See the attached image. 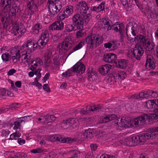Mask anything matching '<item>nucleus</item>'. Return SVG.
<instances>
[{
	"mask_svg": "<svg viewBox=\"0 0 158 158\" xmlns=\"http://www.w3.org/2000/svg\"><path fill=\"white\" fill-rule=\"evenodd\" d=\"M48 31L47 30H43L36 44L31 40H29L27 41L23 45L18 47L22 53H24L25 56L27 55V57H29L30 61L31 56V53L35 50L37 45L42 48L45 47L48 41Z\"/></svg>",
	"mask_w": 158,
	"mask_h": 158,
	"instance_id": "obj_1",
	"label": "nucleus"
},
{
	"mask_svg": "<svg viewBox=\"0 0 158 158\" xmlns=\"http://www.w3.org/2000/svg\"><path fill=\"white\" fill-rule=\"evenodd\" d=\"M48 5L49 8L48 16L52 19L61 9V3L59 0H48Z\"/></svg>",
	"mask_w": 158,
	"mask_h": 158,
	"instance_id": "obj_2",
	"label": "nucleus"
},
{
	"mask_svg": "<svg viewBox=\"0 0 158 158\" xmlns=\"http://www.w3.org/2000/svg\"><path fill=\"white\" fill-rule=\"evenodd\" d=\"M153 135L150 133H146L144 134L133 136L131 139V142L135 145H142L145 143H148V140L153 139Z\"/></svg>",
	"mask_w": 158,
	"mask_h": 158,
	"instance_id": "obj_3",
	"label": "nucleus"
},
{
	"mask_svg": "<svg viewBox=\"0 0 158 158\" xmlns=\"http://www.w3.org/2000/svg\"><path fill=\"white\" fill-rule=\"evenodd\" d=\"M89 20L88 14L81 15L78 13L75 14L72 17L73 23L79 29H82L83 25L87 23Z\"/></svg>",
	"mask_w": 158,
	"mask_h": 158,
	"instance_id": "obj_4",
	"label": "nucleus"
},
{
	"mask_svg": "<svg viewBox=\"0 0 158 158\" xmlns=\"http://www.w3.org/2000/svg\"><path fill=\"white\" fill-rule=\"evenodd\" d=\"M85 40L91 48L98 46L103 41L102 36L99 34L89 35L86 38Z\"/></svg>",
	"mask_w": 158,
	"mask_h": 158,
	"instance_id": "obj_5",
	"label": "nucleus"
},
{
	"mask_svg": "<svg viewBox=\"0 0 158 158\" xmlns=\"http://www.w3.org/2000/svg\"><path fill=\"white\" fill-rule=\"evenodd\" d=\"M15 55L12 57L13 62L14 63L16 62L21 58L22 61H24L28 64L30 63V58L27 55L25 56L24 53H22L20 50V48L18 47L17 49L15 51Z\"/></svg>",
	"mask_w": 158,
	"mask_h": 158,
	"instance_id": "obj_6",
	"label": "nucleus"
},
{
	"mask_svg": "<svg viewBox=\"0 0 158 158\" xmlns=\"http://www.w3.org/2000/svg\"><path fill=\"white\" fill-rule=\"evenodd\" d=\"M71 48V45L68 39H64L63 41L59 44L57 46V51L60 54H62L65 51H68Z\"/></svg>",
	"mask_w": 158,
	"mask_h": 158,
	"instance_id": "obj_7",
	"label": "nucleus"
},
{
	"mask_svg": "<svg viewBox=\"0 0 158 158\" xmlns=\"http://www.w3.org/2000/svg\"><path fill=\"white\" fill-rule=\"evenodd\" d=\"M150 115L146 114H143L139 117L133 119L131 123L136 127L142 125L145 123L146 120H150Z\"/></svg>",
	"mask_w": 158,
	"mask_h": 158,
	"instance_id": "obj_8",
	"label": "nucleus"
},
{
	"mask_svg": "<svg viewBox=\"0 0 158 158\" xmlns=\"http://www.w3.org/2000/svg\"><path fill=\"white\" fill-rule=\"evenodd\" d=\"M143 51L139 44H137L134 48L133 52L131 53V58H135L139 60L143 53Z\"/></svg>",
	"mask_w": 158,
	"mask_h": 158,
	"instance_id": "obj_9",
	"label": "nucleus"
},
{
	"mask_svg": "<svg viewBox=\"0 0 158 158\" xmlns=\"http://www.w3.org/2000/svg\"><path fill=\"white\" fill-rule=\"evenodd\" d=\"M112 30L116 32L118 31L120 35V39L121 41H123L124 38L125 37V35L124 33V27L123 24L122 23L113 25V26Z\"/></svg>",
	"mask_w": 158,
	"mask_h": 158,
	"instance_id": "obj_10",
	"label": "nucleus"
},
{
	"mask_svg": "<svg viewBox=\"0 0 158 158\" xmlns=\"http://www.w3.org/2000/svg\"><path fill=\"white\" fill-rule=\"evenodd\" d=\"M98 24L101 25L102 28H103L105 30L108 31L112 29L113 26H112L111 21L109 19L103 18L100 19L98 21Z\"/></svg>",
	"mask_w": 158,
	"mask_h": 158,
	"instance_id": "obj_11",
	"label": "nucleus"
},
{
	"mask_svg": "<svg viewBox=\"0 0 158 158\" xmlns=\"http://www.w3.org/2000/svg\"><path fill=\"white\" fill-rule=\"evenodd\" d=\"M76 8L80 10V12L83 15H86L89 7L84 1L79 2L76 5Z\"/></svg>",
	"mask_w": 158,
	"mask_h": 158,
	"instance_id": "obj_12",
	"label": "nucleus"
},
{
	"mask_svg": "<svg viewBox=\"0 0 158 158\" xmlns=\"http://www.w3.org/2000/svg\"><path fill=\"white\" fill-rule=\"evenodd\" d=\"M77 122L78 120L77 119L69 118L63 121L61 124V126L62 127L65 129L77 123Z\"/></svg>",
	"mask_w": 158,
	"mask_h": 158,
	"instance_id": "obj_13",
	"label": "nucleus"
},
{
	"mask_svg": "<svg viewBox=\"0 0 158 158\" xmlns=\"http://www.w3.org/2000/svg\"><path fill=\"white\" fill-rule=\"evenodd\" d=\"M85 70V66L81 62H78L72 68L73 71L77 73L82 74Z\"/></svg>",
	"mask_w": 158,
	"mask_h": 158,
	"instance_id": "obj_14",
	"label": "nucleus"
},
{
	"mask_svg": "<svg viewBox=\"0 0 158 158\" xmlns=\"http://www.w3.org/2000/svg\"><path fill=\"white\" fill-rule=\"evenodd\" d=\"M156 61L152 56L148 55L147 57L146 62L145 64L146 67L150 69H154L156 67Z\"/></svg>",
	"mask_w": 158,
	"mask_h": 158,
	"instance_id": "obj_15",
	"label": "nucleus"
},
{
	"mask_svg": "<svg viewBox=\"0 0 158 158\" xmlns=\"http://www.w3.org/2000/svg\"><path fill=\"white\" fill-rule=\"evenodd\" d=\"M133 26L132 25L130 26L128 24L127 25L126 30V35L127 37L128 40L131 42H133L134 41V38L133 37H131V35H129L128 32L131 33L133 36H135L136 35V33L135 31V30L133 28Z\"/></svg>",
	"mask_w": 158,
	"mask_h": 158,
	"instance_id": "obj_16",
	"label": "nucleus"
},
{
	"mask_svg": "<svg viewBox=\"0 0 158 158\" xmlns=\"http://www.w3.org/2000/svg\"><path fill=\"white\" fill-rule=\"evenodd\" d=\"M64 28V23L61 21H56L49 27L50 30H62Z\"/></svg>",
	"mask_w": 158,
	"mask_h": 158,
	"instance_id": "obj_17",
	"label": "nucleus"
},
{
	"mask_svg": "<svg viewBox=\"0 0 158 158\" xmlns=\"http://www.w3.org/2000/svg\"><path fill=\"white\" fill-rule=\"evenodd\" d=\"M52 52L49 51L45 54L44 63L47 66H53V64L52 61Z\"/></svg>",
	"mask_w": 158,
	"mask_h": 158,
	"instance_id": "obj_18",
	"label": "nucleus"
},
{
	"mask_svg": "<svg viewBox=\"0 0 158 158\" xmlns=\"http://www.w3.org/2000/svg\"><path fill=\"white\" fill-rule=\"evenodd\" d=\"M27 7L32 14H35L38 10V8L33 0H30L27 2Z\"/></svg>",
	"mask_w": 158,
	"mask_h": 158,
	"instance_id": "obj_19",
	"label": "nucleus"
},
{
	"mask_svg": "<svg viewBox=\"0 0 158 158\" xmlns=\"http://www.w3.org/2000/svg\"><path fill=\"white\" fill-rule=\"evenodd\" d=\"M116 56L113 53L106 54L104 55L103 60L108 63L114 62L116 59Z\"/></svg>",
	"mask_w": 158,
	"mask_h": 158,
	"instance_id": "obj_20",
	"label": "nucleus"
},
{
	"mask_svg": "<svg viewBox=\"0 0 158 158\" xmlns=\"http://www.w3.org/2000/svg\"><path fill=\"white\" fill-rule=\"evenodd\" d=\"M13 29H14V31L15 33V35L17 34L19 35H22L23 34L25 31V29L21 27V26H19L18 24L17 23L13 24Z\"/></svg>",
	"mask_w": 158,
	"mask_h": 158,
	"instance_id": "obj_21",
	"label": "nucleus"
},
{
	"mask_svg": "<svg viewBox=\"0 0 158 158\" xmlns=\"http://www.w3.org/2000/svg\"><path fill=\"white\" fill-rule=\"evenodd\" d=\"M112 66V65L110 64L102 65L99 69L100 73L103 75H106L111 69Z\"/></svg>",
	"mask_w": 158,
	"mask_h": 158,
	"instance_id": "obj_22",
	"label": "nucleus"
},
{
	"mask_svg": "<svg viewBox=\"0 0 158 158\" xmlns=\"http://www.w3.org/2000/svg\"><path fill=\"white\" fill-rule=\"evenodd\" d=\"M94 135L93 130L91 129H89L85 131L83 134L82 137L87 139H91L94 137Z\"/></svg>",
	"mask_w": 158,
	"mask_h": 158,
	"instance_id": "obj_23",
	"label": "nucleus"
},
{
	"mask_svg": "<svg viewBox=\"0 0 158 158\" xmlns=\"http://www.w3.org/2000/svg\"><path fill=\"white\" fill-rule=\"evenodd\" d=\"M117 117L115 114L108 115L100 119L101 123H106L116 119Z\"/></svg>",
	"mask_w": 158,
	"mask_h": 158,
	"instance_id": "obj_24",
	"label": "nucleus"
},
{
	"mask_svg": "<svg viewBox=\"0 0 158 158\" xmlns=\"http://www.w3.org/2000/svg\"><path fill=\"white\" fill-rule=\"evenodd\" d=\"M9 95L10 97H12L13 96V94L4 89H2L0 90V98H6Z\"/></svg>",
	"mask_w": 158,
	"mask_h": 158,
	"instance_id": "obj_25",
	"label": "nucleus"
},
{
	"mask_svg": "<svg viewBox=\"0 0 158 158\" xmlns=\"http://www.w3.org/2000/svg\"><path fill=\"white\" fill-rule=\"evenodd\" d=\"M143 44L146 50L147 51H150L153 49L154 47V44L152 42H151L149 40H148L147 38V41L144 42Z\"/></svg>",
	"mask_w": 158,
	"mask_h": 158,
	"instance_id": "obj_26",
	"label": "nucleus"
},
{
	"mask_svg": "<svg viewBox=\"0 0 158 158\" xmlns=\"http://www.w3.org/2000/svg\"><path fill=\"white\" fill-rule=\"evenodd\" d=\"M74 8L71 5L67 6L65 7V10L64 12L65 17H69L72 15L73 12Z\"/></svg>",
	"mask_w": 158,
	"mask_h": 158,
	"instance_id": "obj_27",
	"label": "nucleus"
},
{
	"mask_svg": "<svg viewBox=\"0 0 158 158\" xmlns=\"http://www.w3.org/2000/svg\"><path fill=\"white\" fill-rule=\"evenodd\" d=\"M147 41V37H145L143 35H138L134 37V41L136 42H141L143 44L144 42Z\"/></svg>",
	"mask_w": 158,
	"mask_h": 158,
	"instance_id": "obj_28",
	"label": "nucleus"
},
{
	"mask_svg": "<svg viewBox=\"0 0 158 158\" xmlns=\"http://www.w3.org/2000/svg\"><path fill=\"white\" fill-rule=\"evenodd\" d=\"M116 77H118V79L122 81L123 80L126 76L125 72L121 71H117L115 72Z\"/></svg>",
	"mask_w": 158,
	"mask_h": 158,
	"instance_id": "obj_29",
	"label": "nucleus"
},
{
	"mask_svg": "<svg viewBox=\"0 0 158 158\" xmlns=\"http://www.w3.org/2000/svg\"><path fill=\"white\" fill-rule=\"evenodd\" d=\"M119 142L121 144L126 145L128 146L134 145V144L131 142V139L130 138L120 140Z\"/></svg>",
	"mask_w": 158,
	"mask_h": 158,
	"instance_id": "obj_30",
	"label": "nucleus"
},
{
	"mask_svg": "<svg viewBox=\"0 0 158 158\" xmlns=\"http://www.w3.org/2000/svg\"><path fill=\"white\" fill-rule=\"evenodd\" d=\"M20 11L21 10L19 8L16 6H12L11 12L13 16H15L16 15L19 16Z\"/></svg>",
	"mask_w": 158,
	"mask_h": 158,
	"instance_id": "obj_31",
	"label": "nucleus"
},
{
	"mask_svg": "<svg viewBox=\"0 0 158 158\" xmlns=\"http://www.w3.org/2000/svg\"><path fill=\"white\" fill-rule=\"evenodd\" d=\"M127 61L125 60L121 59L118 61L117 66L120 68H125L127 65Z\"/></svg>",
	"mask_w": 158,
	"mask_h": 158,
	"instance_id": "obj_32",
	"label": "nucleus"
},
{
	"mask_svg": "<svg viewBox=\"0 0 158 158\" xmlns=\"http://www.w3.org/2000/svg\"><path fill=\"white\" fill-rule=\"evenodd\" d=\"M87 75L90 81H93L95 79V77H96L95 74V71L92 68L88 71Z\"/></svg>",
	"mask_w": 158,
	"mask_h": 158,
	"instance_id": "obj_33",
	"label": "nucleus"
},
{
	"mask_svg": "<svg viewBox=\"0 0 158 158\" xmlns=\"http://www.w3.org/2000/svg\"><path fill=\"white\" fill-rule=\"evenodd\" d=\"M85 45V42L84 41H81L77 44L73 49V50L71 51L69 54L73 52L80 49Z\"/></svg>",
	"mask_w": 158,
	"mask_h": 158,
	"instance_id": "obj_34",
	"label": "nucleus"
},
{
	"mask_svg": "<svg viewBox=\"0 0 158 158\" xmlns=\"http://www.w3.org/2000/svg\"><path fill=\"white\" fill-rule=\"evenodd\" d=\"M43 26L41 23H37L35 24L33 27V32L35 34L39 33V30L42 29Z\"/></svg>",
	"mask_w": 158,
	"mask_h": 158,
	"instance_id": "obj_35",
	"label": "nucleus"
},
{
	"mask_svg": "<svg viewBox=\"0 0 158 158\" xmlns=\"http://www.w3.org/2000/svg\"><path fill=\"white\" fill-rule=\"evenodd\" d=\"M61 138V136L60 135H53L49 136L48 139L51 141H59Z\"/></svg>",
	"mask_w": 158,
	"mask_h": 158,
	"instance_id": "obj_36",
	"label": "nucleus"
},
{
	"mask_svg": "<svg viewBox=\"0 0 158 158\" xmlns=\"http://www.w3.org/2000/svg\"><path fill=\"white\" fill-rule=\"evenodd\" d=\"M146 106L149 109H151L153 108H156V107L155 104V103L152 100H149L146 102Z\"/></svg>",
	"mask_w": 158,
	"mask_h": 158,
	"instance_id": "obj_37",
	"label": "nucleus"
},
{
	"mask_svg": "<svg viewBox=\"0 0 158 158\" xmlns=\"http://www.w3.org/2000/svg\"><path fill=\"white\" fill-rule=\"evenodd\" d=\"M65 29L66 31L68 32H70L73 31H76L78 29H79L78 27L75 26L72 24H68L66 26Z\"/></svg>",
	"mask_w": 158,
	"mask_h": 158,
	"instance_id": "obj_38",
	"label": "nucleus"
},
{
	"mask_svg": "<svg viewBox=\"0 0 158 158\" xmlns=\"http://www.w3.org/2000/svg\"><path fill=\"white\" fill-rule=\"evenodd\" d=\"M14 126L13 129L15 130L17 132H20L21 131V125L19 123V122L16 120L14 122Z\"/></svg>",
	"mask_w": 158,
	"mask_h": 158,
	"instance_id": "obj_39",
	"label": "nucleus"
},
{
	"mask_svg": "<svg viewBox=\"0 0 158 158\" xmlns=\"http://www.w3.org/2000/svg\"><path fill=\"white\" fill-rule=\"evenodd\" d=\"M115 76L113 74H110L108 77L107 78L108 82L111 84H114L117 81V79H115Z\"/></svg>",
	"mask_w": 158,
	"mask_h": 158,
	"instance_id": "obj_40",
	"label": "nucleus"
},
{
	"mask_svg": "<svg viewBox=\"0 0 158 158\" xmlns=\"http://www.w3.org/2000/svg\"><path fill=\"white\" fill-rule=\"evenodd\" d=\"M19 132H20L15 131V132L12 133L10 135L9 139L11 140H15L16 139V138L20 137L21 136V134Z\"/></svg>",
	"mask_w": 158,
	"mask_h": 158,
	"instance_id": "obj_41",
	"label": "nucleus"
},
{
	"mask_svg": "<svg viewBox=\"0 0 158 158\" xmlns=\"http://www.w3.org/2000/svg\"><path fill=\"white\" fill-rule=\"evenodd\" d=\"M31 64V65L30 68V69L32 71H34L35 69L36 68L38 65V64L35 60H32L31 58L30 63L28 64Z\"/></svg>",
	"mask_w": 158,
	"mask_h": 158,
	"instance_id": "obj_42",
	"label": "nucleus"
},
{
	"mask_svg": "<svg viewBox=\"0 0 158 158\" xmlns=\"http://www.w3.org/2000/svg\"><path fill=\"white\" fill-rule=\"evenodd\" d=\"M123 128L128 127V122L126 120L124 117L122 118L120 120Z\"/></svg>",
	"mask_w": 158,
	"mask_h": 158,
	"instance_id": "obj_43",
	"label": "nucleus"
},
{
	"mask_svg": "<svg viewBox=\"0 0 158 158\" xmlns=\"http://www.w3.org/2000/svg\"><path fill=\"white\" fill-rule=\"evenodd\" d=\"M72 141V139L70 138H63L61 136V139H60L59 141H60L62 143H70Z\"/></svg>",
	"mask_w": 158,
	"mask_h": 158,
	"instance_id": "obj_44",
	"label": "nucleus"
},
{
	"mask_svg": "<svg viewBox=\"0 0 158 158\" xmlns=\"http://www.w3.org/2000/svg\"><path fill=\"white\" fill-rule=\"evenodd\" d=\"M10 55L8 53H4L2 56V58L3 61L6 62L8 61L10 57Z\"/></svg>",
	"mask_w": 158,
	"mask_h": 158,
	"instance_id": "obj_45",
	"label": "nucleus"
},
{
	"mask_svg": "<svg viewBox=\"0 0 158 158\" xmlns=\"http://www.w3.org/2000/svg\"><path fill=\"white\" fill-rule=\"evenodd\" d=\"M101 108V106L99 105L94 106H92L89 108V112L91 111H98Z\"/></svg>",
	"mask_w": 158,
	"mask_h": 158,
	"instance_id": "obj_46",
	"label": "nucleus"
},
{
	"mask_svg": "<svg viewBox=\"0 0 158 158\" xmlns=\"http://www.w3.org/2000/svg\"><path fill=\"white\" fill-rule=\"evenodd\" d=\"M58 57L57 56V55L55 54L53 56V65H58L59 64V62L58 60Z\"/></svg>",
	"mask_w": 158,
	"mask_h": 158,
	"instance_id": "obj_47",
	"label": "nucleus"
},
{
	"mask_svg": "<svg viewBox=\"0 0 158 158\" xmlns=\"http://www.w3.org/2000/svg\"><path fill=\"white\" fill-rule=\"evenodd\" d=\"M56 154L54 152H51L45 155V158H54Z\"/></svg>",
	"mask_w": 158,
	"mask_h": 158,
	"instance_id": "obj_48",
	"label": "nucleus"
},
{
	"mask_svg": "<svg viewBox=\"0 0 158 158\" xmlns=\"http://www.w3.org/2000/svg\"><path fill=\"white\" fill-rule=\"evenodd\" d=\"M11 3V0H1V6L3 7L4 5L10 4Z\"/></svg>",
	"mask_w": 158,
	"mask_h": 158,
	"instance_id": "obj_49",
	"label": "nucleus"
},
{
	"mask_svg": "<svg viewBox=\"0 0 158 158\" xmlns=\"http://www.w3.org/2000/svg\"><path fill=\"white\" fill-rule=\"evenodd\" d=\"M114 126L117 129H119L121 130L123 129L121 123L120 121L118 123H115L114 124Z\"/></svg>",
	"mask_w": 158,
	"mask_h": 158,
	"instance_id": "obj_50",
	"label": "nucleus"
},
{
	"mask_svg": "<svg viewBox=\"0 0 158 158\" xmlns=\"http://www.w3.org/2000/svg\"><path fill=\"white\" fill-rule=\"evenodd\" d=\"M10 132L8 130H2V131L1 135L2 137H6L9 135Z\"/></svg>",
	"mask_w": 158,
	"mask_h": 158,
	"instance_id": "obj_51",
	"label": "nucleus"
},
{
	"mask_svg": "<svg viewBox=\"0 0 158 158\" xmlns=\"http://www.w3.org/2000/svg\"><path fill=\"white\" fill-rule=\"evenodd\" d=\"M105 3V2H103L98 6V11H99V12L102 11L104 9Z\"/></svg>",
	"mask_w": 158,
	"mask_h": 158,
	"instance_id": "obj_52",
	"label": "nucleus"
},
{
	"mask_svg": "<svg viewBox=\"0 0 158 158\" xmlns=\"http://www.w3.org/2000/svg\"><path fill=\"white\" fill-rule=\"evenodd\" d=\"M10 4H6L4 7V9L5 12H10L11 11Z\"/></svg>",
	"mask_w": 158,
	"mask_h": 158,
	"instance_id": "obj_53",
	"label": "nucleus"
},
{
	"mask_svg": "<svg viewBox=\"0 0 158 158\" xmlns=\"http://www.w3.org/2000/svg\"><path fill=\"white\" fill-rule=\"evenodd\" d=\"M158 132V126L156 127H154L152 128L149 133H151L152 134H154L155 135H153V138L154 136H155L156 134L155 132Z\"/></svg>",
	"mask_w": 158,
	"mask_h": 158,
	"instance_id": "obj_54",
	"label": "nucleus"
},
{
	"mask_svg": "<svg viewBox=\"0 0 158 158\" xmlns=\"http://www.w3.org/2000/svg\"><path fill=\"white\" fill-rule=\"evenodd\" d=\"M31 152L33 153H40L43 152V149L41 148H38L35 149H33L31 151Z\"/></svg>",
	"mask_w": 158,
	"mask_h": 158,
	"instance_id": "obj_55",
	"label": "nucleus"
},
{
	"mask_svg": "<svg viewBox=\"0 0 158 158\" xmlns=\"http://www.w3.org/2000/svg\"><path fill=\"white\" fill-rule=\"evenodd\" d=\"M70 153H73V155L72 157H73L75 158H77L78 155L79 153V152L77 150H72L70 151Z\"/></svg>",
	"mask_w": 158,
	"mask_h": 158,
	"instance_id": "obj_56",
	"label": "nucleus"
},
{
	"mask_svg": "<svg viewBox=\"0 0 158 158\" xmlns=\"http://www.w3.org/2000/svg\"><path fill=\"white\" fill-rule=\"evenodd\" d=\"M44 121H42V123H45L46 122L47 123H48L50 122V117L48 115H46L44 116Z\"/></svg>",
	"mask_w": 158,
	"mask_h": 158,
	"instance_id": "obj_57",
	"label": "nucleus"
},
{
	"mask_svg": "<svg viewBox=\"0 0 158 158\" xmlns=\"http://www.w3.org/2000/svg\"><path fill=\"white\" fill-rule=\"evenodd\" d=\"M81 29H79L80 30L78 31L76 34V35L77 38H80L83 35V32Z\"/></svg>",
	"mask_w": 158,
	"mask_h": 158,
	"instance_id": "obj_58",
	"label": "nucleus"
},
{
	"mask_svg": "<svg viewBox=\"0 0 158 158\" xmlns=\"http://www.w3.org/2000/svg\"><path fill=\"white\" fill-rule=\"evenodd\" d=\"M149 92L151 98L157 97V94L156 92L153 91H149Z\"/></svg>",
	"mask_w": 158,
	"mask_h": 158,
	"instance_id": "obj_59",
	"label": "nucleus"
},
{
	"mask_svg": "<svg viewBox=\"0 0 158 158\" xmlns=\"http://www.w3.org/2000/svg\"><path fill=\"white\" fill-rule=\"evenodd\" d=\"M43 88L45 91L48 93L50 92V89L48 84H45L43 86Z\"/></svg>",
	"mask_w": 158,
	"mask_h": 158,
	"instance_id": "obj_60",
	"label": "nucleus"
},
{
	"mask_svg": "<svg viewBox=\"0 0 158 158\" xmlns=\"http://www.w3.org/2000/svg\"><path fill=\"white\" fill-rule=\"evenodd\" d=\"M19 104L18 103L12 104L9 106V108L12 110L15 109L17 108V106Z\"/></svg>",
	"mask_w": 158,
	"mask_h": 158,
	"instance_id": "obj_61",
	"label": "nucleus"
},
{
	"mask_svg": "<svg viewBox=\"0 0 158 158\" xmlns=\"http://www.w3.org/2000/svg\"><path fill=\"white\" fill-rule=\"evenodd\" d=\"M89 111V108L86 109V110H85L84 109H82L81 110L80 112L81 114H87Z\"/></svg>",
	"mask_w": 158,
	"mask_h": 158,
	"instance_id": "obj_62",
	"label": "nucleus"
},
{
	"mask_svg": "<svg viewBox=\"0 0 158 158\" xmlns=\"http://www.w3.org/2000/svg\"><path fill=\"white\" fill-rule=\"evenodd\" d=\"M35 61L37 63L38 65H42L43 63L42 60L40 58H37L35 60Z\"/></svg>",
	"mask_w": 158,
	"mask_h": 158,
	"instance_id": "obj_63",
	"label": "nucleus"
},
{
	"mask_svg": "<svg viewBox=\"0 0 158 158\" xmlns=\"http://www.w3.org/2000/svg\"><path fill=\"white\" fill-rule=\"evenodd\" d=\"M16 72V70L14 69H11L9 70L7 72V74L9 76L13 75V74Z\"/></svg>",
	"mask_w": 158,
	"mask_h": 158,
	"instance_id": "obj_64",
	"label": "nucleus"
}]
</instances>
